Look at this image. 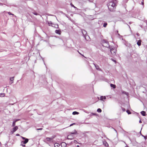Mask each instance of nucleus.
Returning <instances> with one entry per match:
<instances>
[{
  "label": "nucleus",
  "instance_id": "obj_25",
  "mask_svg": "<svg viewBox=\"0 0 147 147\" xmlns=\"http://www.w3.org/2000/svg\"><path fill=\"white\" fill-rule=\"evenodd\" d=\"M16 123V122L14 121L13 122V124L12 125V126H14L15 125Z\"/></svg>",
  "mask_w": 147,
  "mask_h": 147
},
{
  "label": "nucleus",
  "instance_id": "obj_13",
  "mask_svg": "<svg viewBox=\"0 0 147 147\" xmlns=\"http://www.w3.org/2000/svg\"><path fill=\"white\" fill-rule=\"evenodd\" d=\"M122 94H125L126 95H127V96H128L129 95V94H128V92H126L125 91H122Z\"/></svg>",
  "mask_w": 147,
  "mask_h": 147
},
{
  "label": "nucleus",
  "instance_id": "obj_8",
  "mask_svg": "<svg viewBox=\"0 0 147 147\" xmlns=\"http://www.w3.org/2000/svg\"><path fill=\"white\" fill-rule=\"evenodd\" d=\"M18 127L17 126H15L12 129V131H11V132L12 133L16 131L18 129Z\"/></svg>",
  "mask_w": 147,
  "mask_h": 147
},
{
  "label": "nucleus",
  "instance_id": "obj_47",
  "mask_svg": "<svg viewBox=\"0 0 147 147\" xmlns=\"http://www.w3.org/2000/svg\"><path fill=\"white\" fill-rule=\"evenodd\" d=\"M129 26V28H130V29H131V28H130V26Z\"/></svg>",
  "mask_w": 147,
  "mask_h": 147
},
{
  "label": "nucleus",
  "instance_id": "obj_22",
  "mask_svg": "<svg viewBox=\"0 0 147 147\" xmlns=\"http://www.w3.org/2000/svg\"><path fill=\"white\" fill-rule=\"evenodd\" d=\"M110 86L111 87H112L113 88H115L116 87L115 86L112 84H111Z\"/></svg>",
  "mask_w": 147,
  "mask_h": 147
},
{
  "label": "nucleus",
  "instance_id": "obj_9",
  "mask_svg": "<svg viewBox=\"0 0 147 147\" xmlns=\"http://www.w3.org/2000/svg\"><path fill=\"white\" fill-rule=\"evenodd\" d=\"M103 145L106 147H108L109 146L108 144L107 143V142L105 140H104L103 141Z\"/></svg>",
  "mask_w": 147,
  "mask_h": 147
},
{
  "label": "nucleus",
  "instance_id": "obj_30",
  "mask_svg": "<svg viewBox=\"0 0 147 147\" xmlns=\"http://www.w3.org/2000/svg\"><path fill=\"white\" fill-rule=\"evenodd\" d=\"M121 109H122V110L123 111H125V109L124 108H123L122 107H121Z\"/></svg>",
  "mask_w": 147,
  "mask_h": 147
},
{
  "label": "nucleus",
  "instance_id": "obj_44",
  "mask_svg": "<svg viewBox=\"0 0 147 147\" xmlns=\"http://www.w3.org/2000/svg\"><path fill=\"white\" fill-rule=\"evenodd\" d=\"M77 147H79V145H77Z\"/></svg>",
  "mask_w": 147,
  "mask_h": 147
},
{
  "label": "nucleus",
  "instance_id": "obj_33",
  "mask_svg": "<svg viewBox=\"0 0 147 147\" xmlns=\"http://www.w3.org/2000/svg\"><path fill=\"white\" fill-rule=\"evenodd\" d=\"M33 13L34 15H38V14L37 13H36V12Z\"/></svg>",
  "mask_w": 147,
  "mask_h": 147
},
{
  "label": "nucleus",
  "instance_id": "obj_12",
  "mask_svg": "<svg viewBox=\"0 0 147 147\" xmlns=\"http://www.w3.org/2000/svg\"><path fill=\"white\" fill-rule=\"evenodd\" d=\"M61 145L63 147H65L67 146V144L65 143L64 142L62 143L61 144Z\"/></svg>",
  "mask_w": 147,
  "mask_h": 147
},
{
  "label": "nucleus",
  "instance_id": "obj_18",
  "mask_svg": "<svg viewBox=\"0 0 147 147\" xmlns=\"http://www.w3.org/2000/svg\"><path fill=\"white\" fill-rule=\"evenodd\" d=\"M98 99L100 100H102V101H104V100H103V96H101L100 97V98L99 99V97H98Z\"/></svg>",
  "mask_w": 147,
  "mask_h": 147
},
{
  "label": "nucleus",
  "instance_id": "obj_37",
  "mask_svg": "<svg viewBox=\"0 0 147 147\" xmlns=\"http://www.w3.org/2000/svg\"><path fill=\"white\" fill-rule=\"evenodd\" d=\"M42 128H40L38 129H37V130H42Z\"/></svg>",
  "mask_w": 147,
  "mask_h": 147
},
{
  "label": "nucleus",
  "instance_id": "obj_7",
  "mask_svg": "<svg viewBox=\"0 0 147 147\" xmlns=\"http://www.w3.org/2000/svg\"><path fill=\"white\" fill-rule=\"evenodd\" d=\"M131 142L134 146H137L138 145V143L136 141L135 139L131 141Z\"/></svg>",
  "mask_w": 147,
  "mask_h": 147
},
{
  "label": "nucleus",
  "instance_id": "obj_32",
  "mask_svg": "<svg viewBox=\"0 0 147 147\" xmlns=\"http://www.w3.org/2000/svg\"><path fill=\"white\" fill-rule=\"evenodd\" d=\"M20 120V119H16L15 120H14V121H15L16 122V121H18Z\"/></svg>",
  "mask_w": 147,
  "mask_h": 147
},
{
  "label": "nucleus",
  "instance_id": "obj_42",
  "mask_svg": "<svg viewBox=\"0 0 147 147\" xmlns=\"http://www.w3.org/2000/svg\"><path fill=\"white\" fill-rule=\"evenodd\" d=\"M19 134H17L16 135V136H19Z\"/></svg>",
  "mask_w": 147,
  "mask_h": 147
},
{
  "label": "nucleus",
  "instance_id": "obj_27",
  "mask_svg": "<svg viewBox=\"0 0 147 147\" xmlns=\"http://www.w3.org/2000/svg\"><path fill=\"white\" fill-rule=\"evenodd\" d=\"M126 112L128 113V114H130L131 113L130 112V111L128 110H127L126 111Z\"/></svg>",
  "mask_w": 147,
  "mask_h": 147
},
{
  "label": "nucleus",
  "instance_id": "obj_41",
  "mask_svg": "<svg viewBox=\"0 0 147 147\" xmlns=\"http://www.w3.org/2000/svg\"><path fill=\"white\" fill-rule=\"evenodd\" d=\"M137 35L138 36H139V34L138 33H137Z\"/></svg>",
  "mask_w": 147,
  "mask_h": 147
},
{
  "label": "nucleus",
  "instance_id": "obj_1",
  "mask_svg": "<svg viewBox=\"0 0 147 147\" xmlns=\"http://www.w3.org/2000/svg\"><path fill=\"white\" fill-rule=\"evenodd\" d=\"M117 3V0H112L110 1L108 7L109 9L111 11H113L114 10L116 7V4Z\"/></svg>",
  "mask_w": 147,
  "mask_h": 147
},
{
  "label": "nucleus",
  "instance_id": "obj_23",
  "mask_svg": "<svg viewBox=\"0 0 147 147\" xmlns=\"http://www.w3.org/2000/svg\"><path fill=\"white\" fill-rule=\"evenodd\" d=\"M48 24L49 26H52L53 23L51 21L48 22Z\"/></svg>",
  "mask_w": 147,
  "mask_h": 147
},
{
  "label": "nucleus",
  "instance_id": "obj_35",
  "mask_svg": "<svg viewBox=\"0 0 147 147\" xmlns=\"http://www.w3.org/2000/svg\"><path fill=\"white\" fill-rule=\"evenodd\" d=\"M112 60L113 61H114V62H115V63H116V61H115V60H114V59H112Z\"/></svg>",
  "mask_w": 147,
  "mask_h": 147
},
{
  "label": "nucleus",
  "instance_id": "obj_43",
  "mask_svg": "<svg viewBox=\"0 0 147 147\" xmlns=\"http://www.w3.org/2000/svg\"><path fill=\"white\" fill-rule=\"evenodd\" d=\"M89 1L90 2H92V0H89Z\"/></svg>",
  "mask_w": 147,
  "mask_h": 147
},
{
  "label": "nucleus",
  "instance_id": "obj_39",
  "mask_svg": "<svg viewBox=\"0 0 147 147\" xmlns=\"http://www.w3.org/2000/svg\"><path fill=\"white\" fill-rule=\"evenodd\" d=\"M144 3L143 1H142V5H144Z\"/></svg>",
  "mask_w": 147,
  "mask_h": 147
},
{
  "label": "nucleus",
  "instance_id": "obj_3",
  "mask_svg": "<svg viewBox=\"0 0 147 147\" xmlns=\"http://www.w3.org/2000/svg\"><path fill=\"white\" fill-rule=\"evenodd\" d=\"M75 133H71V134L68 135L67 136V139H68L71 140L74 138V136L72 135V134H74L77 133V131H75Z\"/></svg>",
  "mask_w": 147,
  "mask_h": 147
},
{
  "label": "nucleus",
  "instance_id": "obj_11",
  "mask_svg": "<svg viewBox=\"0 0 147 147\" xmlns=\"http://www.w3.org/2000/svg\"><path fill=\"white\" fill-rule=\"evenodd\" d=\"M52 140V138H47L45 139V140L50 142H51Z\"/></svg>",
  "mask_w": 147,
  "mask_h": 147
},
{
  "label": "nucleus",
  "instance_id": "obj_46",
  "mask_svg": "<svg viewBox=\"0 0 147 147\" xmlns=\"http://www.w3.org/2000/svg\"><path fill=\"white\" fill-rule=\"evenodd\" d=\"M114 130L116 131V132H117V131L115 129H114Z\"/></svg>",
  "mask_w": 147,
  "mask_h": 147
},
{
  "label": "nucleus",
  "instance_id": "obj_38",
  "mask_svg": "<svg viewBox=\"0 0 147 147\" xmlns=\"http://www.w3.org/2000/svg\"><path fill=\"white\" fill-rule=\"evenodd\" d=\"M124 142V143H125L126 144V146H125V147H128V145H127L125 143V142Z\"/></svg>",
  "mask_w": 147,
  "mask_h": 147
},
{
  "label": "nucleus",
  "instance_id": "obj_45",
  "mask_svg": "<svg viewBox=\"0 0 147 147\" xmlns=\"http://www.w3.org/2000/svg\"><path fill=\"white\" fill-rule=\"evenodd\" d=\"M71 124V125H70V126H71L72 125H73V124Z\"/></svg>",
  "mask_w": 147,
  "mask_h": 147
},
{
  "label": "nucleus",
  "instance_id": "obj_31",
  "mask_svg": "<svg viewBox=\"0 0 147 147\" xmlns=\"http://www.w3.org/2000/svg\"><path fill=\"white\" fill-rule=\"evenodd\" d=\"M103 100H105L106 99V96H103Z\"/></svg>",
  "mask_w": 147,
  "mask_h": 147
},
{
  "label": "nucleus",
  "instance_id": "obj_10",
  "mask_svg": "<svg viewBox=\"0 0 147 147\" xmlns=\"http://www.w3.org/2000/svg\"><path fill=\"white\" fill-rule=\"evenodd\" d=\"M93 64L95 66L96 69L100 71L101 70L100 68H99V66L98 65H96L95 64L93 63Z\"/></svg>",
  "mask_w": 147,
  "mask_h": 147
},
{
  "label": "nucleus",
  "instance_id": "obj_17",
  "mask_svg": "<svg viewBox=\"0 0 147 147\" xmlns=\"http://www.w3.org/2000/svg\"><path fill=\"white\" fill-rule=\"evenodd\" d=\"M141 114L143 116L146 115V113L144 111H142L141 112Z\"/></svg>",
  "mask_w": 147,
  "mask_h": 147
},
{
  "label": "nucleus",
  "instance_id": "obj_4",
  "mask_svg": "<svg viewBox=\"0 0 147 147\" xmlns=\"http://www.w3.org/2000/svg\"><path fill=\"white\" fill-rule=\"evenodd\" d=\"M103 46L106 47H109V42L107 41L104 40L103 42Z\"/></svg>",
  "mask_w": 147,
  "mask_h": 147
},
{
  "label": "nucleus",
  "instance_id": "obj_15",
  "mask_svg": "<svg viewBox=\"0 0 147 147\" xmlns=\"http://www.w3.org/2000/svg\"><path fill=\"white\" fill-rule=\"evenodd\" d=\"M78 143V142H77V141L76 140H75L73 142H71V143L69 144H72L73 143L77 144V143Z\"/></svg>",
  "mask_w": 147,
  "mask_h": 147
},
{
  "label": "nucleus",
  "instance_id": "obj_21",
  "mask_svg": "<svg viewBox=\"0 0 147 147\" xmlns=\"http://www.w3.org/2000/svg\"><path fill=\"white\" fill-rule=\"evenodd\" d=\"M79 113L78 112L76 111H74L72 113V114L74 115H78Z\"/></svg>",
  "mask_w": 147,
  "mask_h": 147
},
{
  "label": "nucleus",
  "instance_id": "obj_24",
  "mask_svg": "<svg viewBox=\"0 0 147 147\" xmlns=\"http://www.w3.org/2000/svg\"><path fill=\"white\" fill-rule=\"evenodd\" d=\"M97 111L98 113H101L102 111V110L100 109L99 108L97 109Z\"/></svg>",
  "mask_w": 147,
  "mask_h": 147
},
{
  "label": "nucleus",
  "instance_id": "obj_48",
  "mask_svg": "<svg viewBox=\"0 0 147 147\" xmlns=\"http://www.w3.org/2000/svg\"><path fill=\"white\" fill-rule=\"evenodd\" d=\"M129 24H131L130 22H129Z\"/></svg>",
  "mask_w": 147,
  "mask_h": 147
},
{
  "label": "nucleus",
  "instance_id": "obj_16",
  "mask_svg": "<svg viewBox=\"0 0 147 147\" xmlns=\"http://www.w3.org/2000/svg\"><path fill=\"white\" fill-rule=\"evenodd\" d=\"M55 32L56 33L59 34H61V31L60 30H56L55 31Z\"/></svg>",
  "mask_w": 147,
  "mask_h": 147
},
{
  "label": "nucleus",
  "instance_id": "obj_29",
  "mask_svg": "<svg viewBox=\"0 0 147 147\" xmlns=\"http://www.w3.org/2000/svg\"><path fill=\"white\" fill-rule=\"evenodd\" d=\"M70 5H71V6L72 7H74V8H76V7L75 6H74V5H73V4H72V3H71L70 4Z\"/></svg>",
  "mask_w": 147,
  "mask_h": 147
},
{
  "label": "nucleus",
  "instance_id": "obj_19",
  "mask_svg": "<svg viewBox=\"0 0 147 147\" xmlns=\"http://www.w3.org/2000/svg\"><path fill=\"white\" fill-rule=\"evenodd\" d=\"M59 144L58 143H55L54 144V146L55 147H59Z\"/></svg>",
  "mask_w": 147,
  "mask_h": 147
},
{
  "label": "nucleus",
  "instance_id": "obj_5",
  "mask_svg": "<svg viewBox=\"0 0 147 147\" xmlns=\"http://www.w3.org/2000/svg\"><path fill=\"white\" fill-rule=\"evenodd\" d=\"M82 33L84 36L85 37V38L86 39V37L88 36L87 34V32H86L84 30H82ZM88 37H89L88 36Z\"/></svg>",
  "mask_w": 147,
  "mask_h": 147
},
{
  "label": "nucleus",
  "instance_id": "obj_36",
  "mask_svg": "<svg viewBox=\"0 0 147 147\" xmlns=\"http://www.w3.org/2000/svg\"><path fill=\"white\" fill-rule=\"evenodd\" d=\"M21 138L23 140H25L26 139V138H25L24 137H21Z\"/></svg>",
  "mask_w": 147,
  "mask_h": 147
},
{
  "label": "nucleus",
  "instance_id": "obj_14",
  "mask_svg": "<svg viewBox=\"0 0 147 147\" xmlns=\"http://www.w3.org/2000/svg\"><path fill=\"white\" fill-rule=\"evenodd\" d=\"M141 40H138L137 42V44L139 46H140L141 45Z\"/></svg>",
  "mask_w": 147,
  "mask_h": 147
},
{
  "label": "nucleus",
  "instance_id": "obj_20",
  "mask_svg": "<svg viewBox=\"0 0 147 147\" xmlns=\"http://www.w3.org/2000/svg\"><path fill=\"white\" fill-rule=\"evenodd\" d=\"M10 81H12V82L11 83V84L13 82V80H14L13 77H11L10 78Z\"/></svg>",
  "mask_w": 147,
  "mask_h": 147
},
{
  "label": "nucleus",
  "instance_id": "obj_2",
  "mask_svg": "<svg viewBox=\"0 0 147 147\" xmlns=\"http://www.w3.org/2000/svg\"><path fill=\"white\" fill-rule=\"evenodd\" d=\"M110 51L111 53L113 55H115L116 54L117 49H116L113 47L110 48Z\"/></svg>",
  "mask_w": 147,
  "mask_h": 147
},
{
  "label": "nucleus",
  "instance_id": "obj_34",
  "mask_svg": "<svg viewBox=\"0 0 147 147\" xmlns=\"http://www.w3.org/2000/svg\"><path fill=\"white\" fill-rule=\"evenodd\" d=\"M8 14H9V15H13V14H12L11 12H8Z\"/></svg>",
  "mask_w": 147,
  "mask_h": 147
},
{
  "label": "nucleus",
  "instance_id": "obj_26",
  "mask_svg": "<svg viewBox=\"0 0 147 147\" xmlns=\"http://www.w3.org/2000/svg\"><path fill=\"white\" fill-rule=\"evenodd\" d=\"M107 25V23H104L103 24V26L104 27H106Z\"/></svg>",
  "mask_w": 147,
  "mask_h": 147
},
{
  "label": "nucleus",
  "instance_id": "obj_28",
  "mask_svg": "<svg viewBox=\"0 0 147 147\" xmlns=\"http://www.w3.org/2000/svg\"><path fill=\"white\" fill-rule=\"evenodd\" d=\"M1 95H2L3 96H5V95L4 93H1V94H0V96H1Z\"/></svg>",
  "mask_w": 147,
  "mask_h": 147
},
{
  "label": "nucleus",
  "instance_id": "obj_6",
  "mask_svg": "<svg viewBox=\"0 0 147 147\" xmlns=\"http://www.w3.org/2000/svg\"><path fill=\"white\" fill-rule=\"evenodd\" d=\"M24 140H25L24 141H22L21 142V144L22 146H25V145H24L23 144H26L28 142V140L27 138H26V139Z\"/></svg>",
  "mask_w": 147,
  "mask_h": 147
},
{
  "label": "nucleus",
  "instance_id": "obj_40",
  "mask_svg": "<svg viewBox=\"0 0 147 147\" xmlns=\"http://www.w3.org/2000/svg\"><path fill=\"white\" fill-rule=\"evenodd\" d=\"M142 122V121H141V120H140L139 121V123H141Z\"/></svg>",
  "mask_w": 147,
  "mask_h": 147
}]
</instances>
